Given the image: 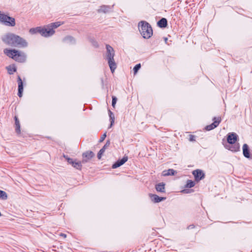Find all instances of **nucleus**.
<instances>
[{
  "label": "nucleus",
  "instance_id": "f704fd0d",
  "mask_svg": "<svg viewBox=\"0 0 252 252\" xmlns=\"http://www.w3.org/2000/svg\"><path fill=\"white\" fill-rule=\"evenodd\" d=\"M1 213L0 212V216H1Z\"/></svg>",
  "mask_w": 252,
  "mask_h": 252
},
{
  "label": "nucleus",
  "instance_id": "ddd939ff",
  "mask_svg": "<svg viewBox=\"0 0 252 252\" xmlns=\"http://www.w3.org/2000/svg\"><path fill=\"white\" fill-rule=\"evenodd\" d=\"M18 95L19 97H22V93L23 92V83L21 78L18 76Z\"/></svg>",
  "mask_w": 252,
  "mask_h": 252
},
{
  "label": "nucleus",
  "instance_id": "a878e982",
  "mask_svg": "<svg viewBox=\"0 0 252 252\" xmlns=\"http://www.w3.org/2000/svg\"><path fill=\"white\" fill-rule=\"evenodd\" d=\"M105 149L104 148H102L99 152V153H98V155H97V157L98 158V159H100L101 158V156L102 155V154L104 153V152H105Z\"/></svg>",
  "mask_w": 252,
  "mask_h": 252
},
{
  "label": "nucleus",
  "instance_id": "2f4dec72",
  "mask_svg": "<svg viewBox=\"0 0 252 252\" xmlns=\"http://www.w3.org/2000/svg\"><path fill=\"white\" fill-rule=\"evenodd\" d=\"M106 136V133H104L102 136V137H101L100 139V142H102L104 140V139L105 138Z\"/></svg>",
  "mask_w": 252,
  "mask_h": 252
},
{
  "label": "nucleus",
  "instance_id": "bb28decb",
  "mask_svg": "<svg viewBox=\"0 0 252 252\" xmlns=\"http://www.w3.org/2000/svg\"><path fill=\"white\" fill-rule=\"evenodd\" d=\"M140 64H137L135 66V67L133 68L134 74H136L137 73V71L140 69Z\"/></svg>",
  "mask_w": 252,
  "mask_h": 252
},
{
  "label": "nucleus",
  "instance_id": "473e14b6",
  "mask_svg": "<svg viewBox=\"0 0 252 252\" xmlns=\"http://www.w3.org/2000/svg\"><path fill=\"white\" fill-rule=\"evenodd\" d=\"M109 144L110 143L109 142H107L102 148H104V149L105 150L106 148H107L109 146Z\"/></svg>",
  "mask_w": 252,
  "mask_h": 252
},
{
  "label": "nucleus",
  "instance_id": "c756f323",
  "mask_svg": "<svg viewBox=\"0 0 252 252\" xmlns=\"http://www.w3.org/2000/svg\"><path fill=\"white\" fill-rule=\"evenodd\" d=\"M189 140L190 141H195V136L192 135H189Z\"/></svg>",
  "mask_w": 252,
  "mask_h": 252
},
{
  "label": "nucleus",
  "instance_id": "c85d7f7f",
  "mask_svg": "<svg viewBox=\"0 0 252 252\" xmlns=\"http://www.w3.org/2000/svg\"><path fill=\"white\" fill-rule=\"evenodd\" d=\"M117 99L115 96H112V106L114 108L115 107V105L117 102Z\"/></svg>",
  "mask_w": 252,
  "mask_h": 252
},
{
  "label": "nucleus",
  "instance_id": "0eeeda50",
  "mask_svg": "<svg viewBox=\"0 0 252 252\" xmlns=\"http://www.w3.org/2000/svg\"><path fill=\"white\" fill-rule=\"evenodd\" d=\"M66 159L67 160V162L73 167L78 170L81 169L82 164L81 161H78L77 160H73L72 159L69 158H66Z\"/></svg>",
  "mask_w": 252,
  "mask_h": 252
},
{
  "label": "nucleus",
  "instance_id": "393cba45",
  "mask_svg": "<svg viewBox=\"0 0 252 252\" xmlns=\"http://www.w3.org/2000/svg\"><path fill=\"white\" fill-rule=\"evenodd\" d=\"M109 116L111 120V126H112L113 124L114 123L115 117L113 113L110 111H109Z\"/></svg>",
  "mask_w": 252,
  "mask_h": 252
},
{
  "label": "nucleus",
  "instance_id": "7ed1b4c3",
  "mask_svg": "<svg viewBox=\"0 0 252 252\" xmlns=\"http://www.w3.org/2000/svg\"><path fill=\"white\" fill-rule=\"evenodd\" d=\"M141 35L146 39L150 38L153 34V30L151 25L145 21H140L137 25Z\"/></svg>",
  "mask_w": 252,
  "mask_h": 252
},
{
  "label": "nucleus",
  "instance_id": "f3484780",
  "mask_svg": "<svg viewBox=\"0 0 252 252\" xmlns=\"http://www.w3.org/2000/svg\"><path fill=\"white\" fill-rule=\"evenodd\" d=\"M150 196L152 198V200H153L156 203L160 202L165 199V198L159 197L156 194L151 195H150Z\"/></svg>",
  "mask_w": 252,
  "mask_h": 252
},
{
  "label": "nucleus",
  "instance_id": "dca6fc26",
  "mask_svg": "<svg viewBox=\"0 0 252 252\" xmlns=\"http://www.w3.org/2000/svg\"><path fill=\"white\" fill-rule=\"evenodd\" d=\"M6 69L9 74H12L16 71L17 68L14 64H11L6 67Z\"/></svg>",
  "mask_w": 252,
  "mask_h": 252
},
{
  "label": "nucleus",
  "instance_id": "7c9ffc66",
  "mask_svg": "<svg viewBox=\"0 0 252 252\" xmlns=\"http://www.w3.org/2000/svg\"><path fill=\"white\" fill-rule=\"evenodd\" d=\"M100 10L102 11L106 12L108 10V7L105 6H102Z\"/></svg>",
  "mask_w": 252,
  "mask_h": 252
},
{
  "label": "nucleus",
  "instance_id": "4468645a",
  "mask_svg": "<svg viewBox=\"0 0 252 252\" xmlns=\"http://www.w3.org/2000/svg\"><path fill=\"white\" fill-rule=\"evenodd\" d=\"M29 32L31 35H34L37 33H39L41 35L40 26L31 28Z\"/></svg>",
  "mask_w": 252,
  "mask_h": 252
},
{
  "label": "nucleus",
  "instance_id": "39448f33",
  "mask_svg": "<svg viewBox=\"0 0 252 252\" xmlns=\"http://www.w3.org/2000/svg\"><path fill=\"white\" fill-rule=\"evenodd\" d=\"M0 23L8 27H13L16 25V21L14 18L9 16L0 10Z\"/></svg>",
  "mask_w": 252,
  "mask_h": 252
},
{
  "label": "nucleus",
  "instance_id": "5701e85b",
  "mask_svg": "<svg viewBox=\"0 0 252 252\" xmlns=\"http://www.w3.org/2000/svg\"><path fill=\"white\" fill-rule=\"evenodd\" d=\"M0 198L4 200L7 198V195L5 191L0 190Z\"/></svg>",
  "mask_w": 252,
  "mask_h": 252
},
{
  "label": "nucleus",
  "instance_id": "9d476101",
  "mask_svg": "<svg viewBox=\"0 0 252 252\" xmlns=\"http://www.w3.org/2000/svg\"><path fill=\"white\" fill-rule=\"evenodd\" d=\"M220 121H221V119L220 118H219V117L217 118H215L214 119V123L212 124L207 126L206 127V130H210L211 129L215 128L219 125Z\"/></svg>",
  "mask_w": 252,
  "mask_h": 252
},
{
  "label": "nucleus",
  "instance_id": "cd10ccee",
  "mask_svg": "<svg viewBox=\"0 0 252 252\" xmlns=\"http://www.w3.org/2000/svg\"><path fill=\"white\" fill-rule=\"evenodd\" d=\"M109 66L112 72H114L115 69L116 68V64H109Z\"/></svg>",
  "mask_w": 252,
  "mask_h": 252
},
{
  "label": "nucleus",
  "instance_id": "4be33fe9",
  "mask_svg": "<svg viewBox=\"0 0 252 252\" xmlns=\"http://www.w3.org/2000/svg\"><path fill=\"white\" fill-rule=\"evenodd\" d=\"M240 149V145L239 144H236L234 146H231L229 149L232 152H237Z\"/></svg>",
  "mask_w": 252,
  "mask_h": 252
},
{
  "label": "nucleus",
  "instance_id": "2eb2a0df",
  "mask_svg": "<svg viewBox=\"0 0 252 252\" xmlns=\"http://www.w3.org/2000/svg\"><path fill=\"white\" fill-rule=\"evenodd\" d=\"M243 153L246 158H249L250 157L249 147L246 144H244L243 146Z\"/></svg>",
  "mask_w": 252,
  "mask_h": 252
},
{
  "label": "nucleus",
  "instance_id": "423d86ee",
  "mask_svg": "<svg viewBox=\"0 0 252 252\" xmlns=\"http://www.w3.org/2000/svg\"><path fill=\"white\" fill-rule=\"evenodd\" d=\"M106 52L105 58L108 63H114V57L115 55V52L114 49L109 45L106 46Z\"/></svg>",
  "mask_w": 252,
  "mask_h": 252
},
{
  "label": "nucleus",
  "instance_id": "f257e3e1",
  "mask_svg": "<svg viewBox=\"0 0 252 252\" xmlns=\"http://www.w3.org/2000/svg\"><path fill=\"white\" fill-rule=\"evenodd\" d=\"M1 40L4 43L11 46L26 47L28 45L26 39L13 33H5L2 36Z\"/></svg>",
  "mask_w": 252,
  "mask_h": 252
},
{
  "label": "nucleus",
  "instance_id": "f03ea898",
  "mask_svg": "<svg viewBox=\"0 0 252 252\" xmlns=\"http://www.w3.org/2000/svg\"><path fill=\"white\" fill-rule=\"evenodd\" d=\"M63 24V22L57 21L51 23L44 26H40L41 35L44 37H49L55 33V29Z\"/></svg>",
  "mask_w": 252,
  "mask_h": 252
},
{
  "label": "nucleus",
  "instance_id": "aec40b11",
  "mask_svg": "<svg viewBox=\"0 0 252 252\" xmlns=\"http://www.w3.org/2000/svg\"><path fill=\"white\" fill-rule=\"evenodd\" d=\"M175 171L173 169H168L167 170H165L162 172V175L164 176H168V175H174L175 174Z\"/></svg>",
  "mask_w": 252,
  "mask_h": 252
},
{
  "label": "nucleus",
  "instance_id": "6e6552de",
  "mask_svg": "<svg viewBox=\"0 0 252 252\" xmlns=\"http://www.w3.org/2000/svg\"><path fill=\"white\" fill-rule=\"evenodd\" d=\"M94 156V153L92 151H87L84 153L82 155L83 162H86L91 159Z\"/></svg>",
  "mask_w": 252,
  "mask_h": 252
},
{
  "label": "nucleus",
  "instance_id": "b1692460",
  "mask_svg": "<svg viewBox=\"0 0 252 252\" xmlns=\"http://www.w3.org/2000/svg\"><path fill=\"white\" fill-rule=\"evenodd\" d=\"M195 185L194 183L191 181V180H188L187 183L186 187L187 188H191L193 187Z\"/></svg>",
  "mask_w": 252,
  "mask_h": 252
},
{
  "label": "nucleus",
  "instance_id": "412c9836",
  "mask_svg": "<svg viewBox=\"0 0 252 252\" xmlns=\"http://www.w3.org/2000/svg\"><path fill=\"white\" fill-rule=\"evenodd\" d=\"M15 119L16 125V131L18 134H20L21 132L20 123L16 117H15Z\"/></svg>",
  "mask_w": 252,
  "mask_h": 252
},
{
  "label": "nucleus",
  "instance_id": "6ab92c4d",
  "mask_svg": "<svg viewBox=\"0 0 252 252\" xmlns=\"http://www.w3.org/2000/svg\"><path fill=\"white\" fill-rule=\"evenodd\" d=\"M164 186V184L160 183L156 186V189L158 191L163 192L165 190Z\"/></svg>",
  "mask_w": 252,
  "mask_h": 252
},
{
  "label": "nucleus",
  "instance_id": "72a5a7b5",
  "mask_svg": "<svg viewBox=\"0 0 252 252\" xmlns=\"http://www.w3.org/2000/svg\"><path fill=\"white\" fill-rule=\"evenodd\" d=\"M60 235L61 236H62V237H64V238H66V234H63V233H61V234H60Z\"/></svg>",
  "mask_w": 252,
  "mask_h": 252
},
{
  "label": "nucleus",
  "instance_id": "1a4fd4ad",
  "mask_svg": "<svg viewBox=\"0 0 252 252\" xmlns=\"http://www.w3.org/2000/svg\"><path fill=\"white\" fill-rule=\"evenodd\" d=\"M238 136L235 133H229L227 135V141L231 144H234L237 140Z\"/></svg>",
  "mask_w": 252,
  "mask_h": 252
},
{
  "label": "nucleus",
  "instance_id": "f8f14e48",
  "mask_svg": "<svg viewBox=\"0 0 252 252\" xmlns=\"http://www.w3.org/2000/svg\"><path fill=\"white\" fill-rule=\"evenodd\" d=\"M192 174L194 175L195 180L197 181L201 180L204 176V173L200 170H196L193 171Z\"/></svg>",
  "mask_w": 252,
  "mask_h": 252
},
{
  "label": "nucleus",
  "instance_id": "9b49d317",
  "mask_svg": "<svg viewBox=\"0 0 252 252\" xmlns=\"http://www.w3.org/2000/svg\"><path fill=\"white\" fill-rule=\"evenodd\" d=\"M128 158L127 157H124L121 159L117 160L114 164L112 165L113 168H118L121 165H123L125 162L127 161Z\"/></svg>",
  "mask_w": 252,
  "mask_h": 252
},
{
  "label": "nucleus",
  "instance_id": "a211bd4d",
  "mask_svg": "<svg viewBox=\"0 0 252 252\" xmlns=\"http://www.w3.org/2000/svg\"><path fill=\"white\" fill-rule=\"evenodd\" d=\"M158 25L160 28H164L167 26V20L165 18H162L158 23Z\"/></svg>",
  "mask_w": 252,
  "mask_h": 252
},
{
  "label": "nucleus",
  "instance_id": "20e7f679",
  "mask_svg": "<svg viewBox=\"0 0 252 252\" xmlns=\"http://www.w3.org/2000/svg\"><path fill=\"white\" fill-rule=\"evenodd\" d=\"M5 55L12 58L16 62H25L26 59V55L19 50L10 48H5L3 50Z\"/></svg>",
  "mask_w": 252,
  "mask_h": 252
}]
</instances>
